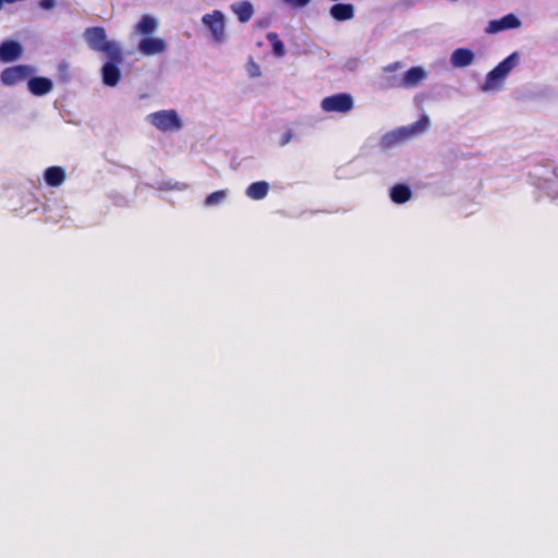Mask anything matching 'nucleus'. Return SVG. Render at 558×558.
<instances>
[{"instance_id": "f257e3e1", "label": "nucleus", "mask_w": 558, "mask_h": 558, "mask_svg": "<svg viewBox=\"0 0 558 558\" xmlns=\"http://www.w3.org/2000/svg\"><path fill=\"white\" fill-rule=\"evenodd\" d=\"M83 36L92 50L102 52L108 57V59L113 61L124 60L122 48L118 43L108 40L106 29L104 27H87L84 31Z\"/></svg>"}, {"instance_id": "f03ea898", "label": "nucleus", "mask_w": 558, "mask_h": 558, "mask_svg": "<svg viewBox=\"0 0 558 558\" xmlns=\"http://www.w3.org/2000/svg\"><path fill=\"white\" fill-rule=\"evenodd\" d=\"M148 121L161 132H177L182 128V121L175 110H160L148 116Z\"/></svg>"}, {"instance_id": "7ed1b4c3", "label": "nucleus", "mask_w": 558, "mask_h": 558, "mask_svg": "<svg viewBox=\"0 0 558 558\" xmlns=\"http://www.w3.org/2000/svg\"><path fill=\"white\" fill-rule=\"evenodd\" d=\"M427 76L426 71L421 66L409 69L401 78L388 77L386 88H413L421 84Z\"/></svg>"}, {"instance_id": "20e7f679", "label": "nucleus", "mask_w": 558, "mask_h": 558, "mask_svg": "<svg viewBox=\"0 0 558 558\" xmlns=\"http://www.w3.org/2000/svg\"><path fill=\"white\" fill-rule=\"evenodd\" d=\"M320 106L326 112L347 113L353 108V98L350 94L340 93L324 98Z\"/></svg>"}, {"instance_id": "39448f33", "label": "nucleus", "mask_w": 558, "mask_h": 558, "mask_svg": "<svg viewBox=\"0 0 558 558\" xmlns=\"http://www.w3.org/2000/svg\"><path fill=\"white\" fill-rule=\"evenodd\" d=\"M518 57L517 53H512L502 60L497 66H495L486 76L485 87L486 88H495L497 82L501 81L506 77V75L514 68L517 64Z\"/></svg>"}, {"instance_id": "423d86ee", "label": "nucleus", "mask_w": 558, "mask_h": 558, "mask_svg": "<svg viewBox=\"0 0 558 558\" xmlns=\"http://www.w3.org/2000/svg\"><path fill=\"white\" fill-rule=\"evenodd\" d=\"M33 72L32 66L19 64L4 69L0 77L4 85L13 86L28 78Z\"/></svg>"}, {"instance_id": "0eeeda50", "label": "nucleus", "mask_w": 558, "mask_h": 558, "mask_svg": "<svg viewBox=\"0 0 558 558\" xmlns=\"http://www.w3.org/2000/svg\"><path fill=\"white\" fill-rule=\"evenodd\" d=\"M521 21L513 14L509 13L501 19L492 20L485 28L486 34H496L506 29L518 28Z\"/></svg>"}, {"instance_id": "6e6552de", "label": "nucleus", "mask_w": 558, "mask_h": 558, "mask_svg": "<svg viewBox=\"0 0 558 558\" xmlns=\"http://www.w3.org/2000/svg\"><path fill=\"white\" fill-rule=\"evenodd\" d=\"M123 61H107L101 68V77L105 85L114 87L121 80V71L119 69V64Z\"/></svg>"}, {"instance_id": "1a4fd4ad", "label": "nucleus", "mask_w": 558, "mask_h": 558, "mask_svg": "<svg viewBox=\"0 0 558 558\" xmlns=\"http://www.w3.org/2000/svg\"><path fill=\"white\" fill-rule=\"evenodd\" d=\"M166 41L162 38L145 37L138 44V50L145 56L162 53L166 50Z\"/></svg>"}, {"instance_id": "9d476101", "label": "nucleus", "mask_w": 558, "mask_h": 558, "mask_svg": "<svg viewBox=\"0 0 558 558\" xmlns=\"http://www.w3.org/2000/svg\"><path fill=\"white\" fill-rule=\"evenodd\" d=\"M226 21L221 11L215 10L211 12V38L217 43H222L227 39Z\"/></svg>"}, {"instance_id": "9b49d317", "label": "nucleus", "mask_w": 558, "mask_h": 558, "mask_svg": "<svg viewBox=\"0 0 558 558\" xmlns=\"http://www.w3.org/2000/svg\"><path fill=\"white\" fill-rule=\"evenodd\" d=\"M23 53L22 46L14 40H5L0 45V60L2 62H13Z\"/></svg>"}, {"instance_id": "f8f14e48", "label": "nucleus", "mask_w": 558, "mask_h": 558, "mask_svg": "<svg viewBox=\"0 0 558 558\" xmlns=\"http://www.w3.org/2000/svg\"><path fill=\"white\" fill-rule=\"evenodd\" d=\"M27 86L34 96H44L52 90L53 83L48 77L35 76L28 80Z\"/></svg>"}, {"instance_id": "ddd939ff", "label": "nucleus", "mask_w": 558, "mask_h": 558, "mask_svg": "<svg viewBox=\"0 0 558 558\" xmlns=\"http://www.w3.org/2000/svg\"><path fill=\"white\" fill-rule=\"evenodd\" d=\"M474 61V53L468 48L456 49L450 58V62L456 68H465Z\"/></svg>"}, {"instance_id": "4468645a", "label": "nucleus", "mask_w": 558, "mask_h": 558, "mask_svg": "<svg viewBox=\"0 0 558 558\" xmlns=\"http://www.w3.org/2000/svg\"><path fill=\"white\" fill-rule=\"evenodd\" d=\"M231 10L241 23H247L254 14L253 4L247 0L233 3Z\"/></svg>"}, {"instance_id": "2eb2a0df", "label": "nucleus", "mask_w": 558, "mask_h": 558, "mask_svg": "<svg viewBox=\"0 0 558 558\" xmlns=\"http://www.w3.org/2000/svg\"><path fill=\"white\" fill-rule=\"evenodd\" d=\"M330 15L339 22L351 20L354 16V7L351 3H337L330 8Z\"/></svg>"}, {"instance_id": "dca6fc26", "label": "nucleus", "mask_w": 558, "mask_h": 558, "mask_svg": "<svg viewBox=\"0 0 558 558\" xmlns=\"http://www.w3.org/2000/svg\"><path fill=\"white\" fill-rule=\"evenodd\" d=\"M65 180V171L58 166L49 167L45 170V182L47 185L57 187L60 186Z\"/></svg>"}, {"instance_id": "f3484780", "label": "nucleus", "mask_w": 558, "mask_h": 558, "mask_svg": "<svg viewBox=\"0 0 558 558\" xmlns=\"http://www.w3.org/2000/svg\"><path fill=\"white\" fill-rule=\"evenodd\" d=\"M412 196L411 189L405 184H396L390 190V198L396 204H404Z\"/></svg>"}, {"instance_id": "a211bd4d", "label": "nucleus", "mask_w": 558, "mask_h": 558, "mask_svg": "<svg viewBox=\"0 0 558 558\" xmlns=\"http://www.w3.org/2000/svg\"><path fill=\"white\" fill-rule=\"evenodd\" d=\"M158 23L151 15H143L140 22L135 26L136 33L149 37L156 29Z\"/></svg>"}, {"instance_id": "6ab92c4d", "label": "nucleus", "mask_w": 558, "mask_h": 558, "mask_svg": "<svg viewBox=\"0 0 558 558\" xmlns=\"http://www.w3.org/2000/svg\"><path fill=\"white\" fill-rule=\"evenodd\" d=\"M269 184L265 181H257L248 185L246 195L252 199H263L267 196Z\"/></svg>"}, {"instance_id": "aec40b11", "label": "nucleus", "mask_w": 558, "mask_h": 558, "mask_svg": "<svg viewBox=\"0 0 558 558\" xmlns=\"http://www.w3.org/2000/svg\"><path fill=\"white\" fill-rule=\"evenodd\" d=\"M266 37H267L268 41L271 44V46H272V52L277 57H282L286 53V48H284L283 43L280 40L278 34H276V33H268Z\"/></svg>"}, {"instance_id": "412c9836", "label": "nucleus", "mask_w": 558, "mask_h": 558, "mask_svg": "<svg viewBox=\"0 0 558 558\" xmlns=\"http://www.w3.org/2000/svg\"><path fill=\"white\" fill-rule=\"evenodd\" d=\"M429 126V118L424 114L418 119L414 124H412L411 129L413 133H422L425 132Z\"/></svg>"}, {"instance_id": "4be33fe9", "label": "nucleus", "mask_w": 558, "mask_h": 558, "mask_svg": "<svg viewBox=\"0 0 558 558\" xmlns=\"http://www.w3.org/2000/svg\"><path fill=\"white\" fill-rule=\"evenodd\" d=\"M246 71L251 77H258L262 75L258 63L251 57L246 63Z\"/></svg>"}, {"instance_id": "5701e85b", "label": "nucleus", "mask_w": 558, "mask_h": 558, "mask_svg": "<svg viewBox=\"0 0 558 558\" xmlns=\"http://www.w3.org/2000/svg\"><path fill=\"white\" fill-rule=\"evenodd\" d=\"M284 1L294 8L305 7L311 2V0H284Z\"/></svg>"}, {"instance_id": "b1692460", "label": "nucleus", "mask_w": 558, "mask_h": 558, "mask_svg": "<svg viewBox=\"0 0 558 558\" xmlns=\"http://www.w3.org/2000/svg\"><path fill=\"white\" fill-rule=\"evenodd\" d=\"M292 136H293V133H292V131H291V130H288L287 132H284V133L282 134L281 140H280V145H281V146L287 145V144L291 141Z\"/></svg>"}, {"instance_id": "393cba45", "label": "nucleus", "mask_w": 558, "mask_h": 558, "mask_svg": "<svg viewBox=\"0 0 558 558\" xmlns=\"http://www.w3.org/2000/svg\"><path fill=\"white\" fill-rule=\"evenodd\" d=\"M56 1L54 0H40L39 7L44 10H50L54 7Z\"/></svg>"}, {"instance_id": "a878e982", "label": "nucleus", "mask_w": 558, "mask_h": 558, "mask_svg": "<svg viewBox=\"0 0 558 558\" xmlns=\"http://www.w3.org/2000/svg\"><path fill=\"white\" fill-rule=\"evenodd\" d=\"M399 68H401V63L400 62H393L384 68V72L386 73H389V72H395L396 70H398Z\"/></svg>"}, {"instance_id": "bb28decb", "label": "nucleus", "mask_w": 558, "mask_h": 558, "mask_svg": "<svg viewBox=\"0 0 558 558\" xmlns=\"http://www.w3.org/2000/svg\"><path fill=\"white\" fill-rule=\"evenodd\" d=\"M223 192H215V193H211V204H217L221 201V198L223 197Z\"/></svg>"}, {"instance_id": "cd10ccee", "label": "nucleus", "mask_w": 558, "mask_h": 558, "mask_svg": "<svg viewBox=\"0 0 558 558\" xmlns=\"http://www.w3.org/2000/svg\"><path fill=\"white\" fill-rule=\"evenodd\" d=\"M202 22L205 24V25H209V13L207 14H204L203 17H202Z\"/></svg>"}, {"instance_id": "c85d7f7f", "label": "nucleus", "mask_w": 558, "mask_h": 558, "mask_svg": "<svg viewBox=\"0 0 558 558\" xmlns=\"http://www.w3.org/2000/svg\"><path fill=\"white\" fill-rule=\"evenodd\" d=\"M205 203L209 204V195L205 198Z\"/></svg>"}]
</instances>
